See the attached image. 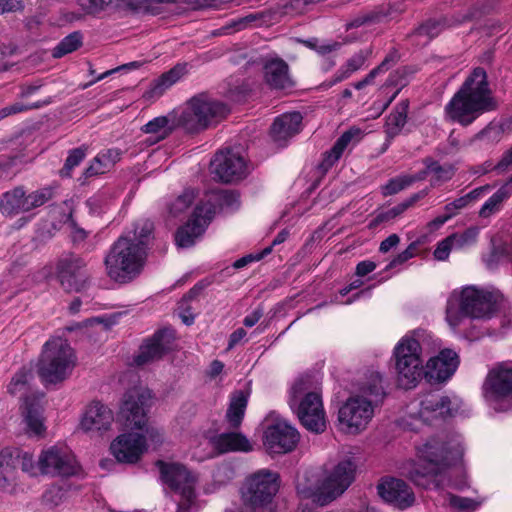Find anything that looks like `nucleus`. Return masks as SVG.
<instances>
[{
  "mask_svg": "<svg viewBox=\"0 0 512 512\" xmlns=\"http://www.w3.org/2000/svg\"><path fill=\"white\" fill-rule=\"evenodd\" d=\"M210 169L214 178L224 183L237 182L247 173L244 158L230 149L216 153L211 160Z\"/></svg>",
  "mask_w": 512,
  "mask_h": 512,
  "instance_id": "obj_18",
  "label": "nucleus"
},
{
  "mask_svg": "<svg viewBox=\"0 0 512 512\" xmlns=\"http://www.w3.org/2000/svg\"><path fill=\"white\" fill-rule=\"evenodd\" d=\"M145 258V247L120 236L105 257L106 273L116 282L127 283L140 274Z\"/></svg>",
  "mask_w": 512,
  "mask_h": 512,
  "instance_id": "obj_6",
  "label": "nucleus"
},
{
  "mask_svg": "<svg viewBox=\"0 0 512 512\" xmlns=\"http://www.w3.org/2000/svg\"><path fill=\"white\" fill-rule=\"evenodd\" d=\"M122 151L119 148H110L100 152L84 171L86 178L108 172L120 159Z\"/></svg>",
  "mask_w": 512,
  "mask_h": 512,
  "instance_id": "obj_33",
  "label": "nucleus"
},
{
  "mask_svg": "<svg viewBox=\"0 0 512 512\" xmlns=\"http://www.w3.org/2000/svg\"><path fill=\"white\" fill-rule=\"evenodd\" d=\"M498 108L486 71L475 68L445 106V117L461 126L472 124L482 114Z\"/></svg>",
  "mask_w": 512,
  "mask_h": 512,
  "instance_id": "obj_2",
  "label": "nucleus"
},
{
  "mask_svg": "<svg viewBox=\"0 0 512 512\" xmlns=\"http://www.w3.org/2000/svg\"><path fill=\"white\" fill-rule=\"evenodd\" d=\"M408 110L409 101L408 99H404L396 104L392 112L387 116L385 133L389 141L399 135L402 131L407 122Z\"/></svg>",
  "mask_w": 512,
  "mask_h": 512,
  "instance_id": "obj_35",
  "label": "nucleus"
},
{
  "mask_svg": "<svg viewBox=\"0 0 512 512\" xmlns=\"http://www.w3.org/2000/svg\"><path fill=\"white\" fill-rule=\"evenodd\" d=\"M300 440V434L292 425L282 419L267 423L263 445L269 454H285L293 451Z\"/></svg>",
  "mask_w": 512,
  "mask_h": 512,
  "instance_id": "obj_15",
  "label": "nucleus"
},
{
  "mask_svg": "<svg viewBox=\"0 0 512 512\" xmlns=\"http://www.w3.org/2000/svg\"><path fill=\"white\" fill-rule=\"evenodd\" d=\"M14 457L16 458V466L20 465L23 472L32 476L37 474L39 468L38 465H35L31 454L14 450Z\"/></svg>",
  "mask_w": 512,
  "mask_h": 512,
  "instance_id": "obj_51",
  "label": "nucleus"
},
{
  "mask_svg": "<svg viewBox=\"0 0 512 512\" xmlns=\"http://www.w3.org/2000/svg\"><path fill=\"white\" fill-rule=\"evenodd\" d=\"M212 445L219 453L249 452L252 450L249 440L243 434L237 432L222 433L213 437Z\"/></svg>",
  "mask_w": 512,
  "mask_h": 512,
  "instance_id": "obj_29",
  "label": "nucleus"
},
{
  "mask_svg": "<svg viewBox=\"0 0 512 512\" xmlns=\"http://www.w3.org/2000/svg\"><path fill=\"white\" fill-rule=\"evenodd\" d=\"M400 242V238L397 234H391L380 243L379 251L387 253L391 249L395 248Z\"/></svg>",
  "mask_w": 512,
  "mask_h": 512,
  "instance_id": "obj_62",
  "label": "nucleus"
},
{
  "mask_svg": "<svg viewBox=\"0 0 512 512\" xmlns=\"http://www.w3.org/2000/svg\"><path fill=\"white\" fill-rule=\"evenodd\" d=\"M512 177L509 181L497 190L482 206L479 215L482 218H488L500 210L502 202L509 196L511 192Z\"/></svg>",
  "mask_w": 512,
  "mask_h": 512,
  "instance_id": "obj_39",
  "label": "nucleus"
},
{
  "mask_svg": "<svg viewBox=\"0 0 512 512\" xmlns=\"http://www.w3.org/2000/svg\"><path fill=\"white\" fill-rule=\"evenodd\" d=\"M38 468L42 474L71 476L78 466L72 453L66 447L52 446L43 450L38 458Z\"/></svg>",
  "mask_w": 512,
  "mask_h": 512,
  "instance_id": "obj_17",
  "label": "nucleus"
},
{
  "mask_svg": "<svg viewBox=\"0 0 512 512\" xmlns=\"http://www.w3.org/2000/svg\"><path fill=\"white\" fill-rule=\"evenodd\" d=\"M215 202L221 209L234 210L239 206V194L233 190H220L213 194Z\"/></svg>",
  "mask_w": 512,
  "mask_h": 512,
  "instance_id": "obj_47",
  "label": "nucleus"
},
{
  "mask_svg": "<svg viewBox=\"0 0 512 512\" xmlns=\"http://www.w3.org/2000/svg\"><path fill=\"white\" fill-rule=\"evenodd\" d=\"M195 192L194 190H185L181 195L175 199V201L170 205V213L173 216H178L182 212H184L187 208L195 200Z\"/></svg>",
  "mask_w": 512,
  "mask_h": 512,
  "instance_id": "obj_48",
  "label": "nucleus"
},
{
  "mask_svg": "<svg viewBox=\"0 0 512 512\" xmlns=\"http://www.w3.org/2000/svg\"><path fill=\"white\" fill-rule=\"evenodd\" d=\"M34 106H24L23 104L21 103H15V104H12L8 107H4L2 109H0V120L4 119L5 117L9 116V115H12V114H17V113H20L24 110H27V109H31L33 108Z\"/></svg>",
  "mask_w": 512,
  "mask_h": 512,
  "instance_id": "obj_61",
  "label": "nucleus"
},
{
  "mask_svg": "<svg viewBox=\"0 0 512 512\" xmlns=\"http://www.w3.org/2000/svg\"><path fill=\"white\" fill-rule=\"evenodd\" d=\"M428 169L434 174V178L431 181L432 186H436L440 183L450 180L455 173L454 167L450 164L440 165L437 161L429 159Z\"/></svg>",
  "mask_w": 512,
  "mask_h": 512,
  "instance_id": "obj_43",
  "label": "nucleus"
},
{
  "mask_svg": "<svg viewBox=\"0 0 512 512\" xmlns=\"http://www.w3.org/2000/svg\"><path fill=\"white\" fill-rule=\"evenodd\" d=\"M26 206V192L23 186H17L3 193L0 199V212L6 216L28 212Z\"/></svg>",
  "mask_w": 512,
  "mask_h": 512,
  "instance_id": "obj_32",
  "label": "nucleus"
},
{
  "mask_svg": "<svg viewBox=\"0 0 512 512\" xmlns=\"http://www.w3.org/2000/svg\"><path fill=\"white\" fill-rule=\"evenodd\" d=\"M32 378L31 373L22 368L11 379L8 385V392L12 395L23 392L26 390L29 380Z\"/></svg>",
  "mask_w": 512,
  "mask_h": 512,
  "instance_id": "obj_49",
  "label": "nucleus"
},
{
  "mask_svg": "<svg viewBox=\"0 0 512 512\" xmlns=\"http://www.w3.org/2000/svg\"><path fill=\"white\" fill-rule=\"evenodd\" d=\"M417 454L425 464H415L408 478L424 489H439L447 481L448 469L460 461L464 447L460 435H437L417 447Z\"/></svg>",
  "mask_w": 512,
  "mask_h": 512,
  "instance_id": "obj_1",
  "label": "nucleus"
},
{
  "mask_svg": "<svg viewBox=\"0 0 512 512\" xmlns=\"http://www.w3.org/2000/svg\"><path fill=\"white\" fill-rule=\"evenodd\" d=\"M87 148L85 146H81L78 148H74L69 151V154L65 160L64 166L61 169L60 173L62 176H70L71 171L78 166L86 156Z\"/></svg>",
  "mask_w": 512,
  "mask_h": 512,
  "instance_id": "obj_46",
  "label": "nucleus"
},
{
  "mask_svg": "<svg viewBox=\"0 0 512 512\" xmlns=\"http://www.w3.org/2000/svg\"><path fill=\"white\" fill-rule=\"evenodd\" d=\"M112 411L99 402L88 406L81 420V428L84 431H106L113 422Z\"/></svg>",
  "mask_w": 512,
  "mask_h": 512,
  "instance_id": "obj_26",
  "label": "nucleus"
},
{
  "mask_svg": "<svg viewBox=\"0 0 512 512\" xmlns=\"http://www.w3.org/2000/svg\"><path fill=\"white\" fill-rule=\"evenodd\" d=\"M455 248L453 240H449V236L441 241L434 251V257L437 260H446L450 254L451 249Z\"/></svg>",
  "mask_w": 512,
  "mask_h": 512,
  "instance_id": "obj_58",
  "label": "nucleus"
},
{
  "mask_svg": "<svg viewBox=\"0 0 512 512\" xmlns=\"http://www.w3.org/2000/svg\"><path fill=\"white\" fill-rule=\"evenodd\" d=\"M444 30V23L440 20H427L417 27L409 37L417 45H426Z\"/></svg>",
  "mask_w": 512,
  "mask_h": 512,
  "instance_id": "obj_37",
  "label": "nucleus"
},
{
  "mask_svg": "<svg viewBox=\"0 0 512 512\" xmlns=\"http://www.w3.org/2000/svg\"><path fill=\"white\" fill-rule=\"evenodd\" d=\"M141 130L146 134H150L149 140L151 144H155L168 137L173 131V126L170 124V119L167 116H159L146 123Z\"/></svg>",
  "mask_w": 512,
  "mask_h": 512,
  "instance_id": "obj_38",
  "label": "nucleus"
},
{
  "mask_svg": "<svg viewBox=\"0 0 512 512\" xmlns=\"http://www.w3.org/2000/svg\"><path fill=\"white\" fill-rule=\"evenodd\" d=\"M152 393L143 387L129 389L123 399L119 418L129 430H143L148 422L147 411L151 406Z\"/></svg>",
  "mask_w": 512,
  "mask_h": 512,
  "instance_id": "obj_14",
  "label": "nucleus"
},
{
  "mask_svg": "<svg viewBox=\"0 0 512 512\" xmlns=\"http://www.w3.org/2000/svg\"><path fill=\"white\" fill-rule=\"evenodd\" d=\"M85 262L76 256H68L59 260L57 265L61 286L68 292H79L86 284L88 275Z\"/></svg>",
  "mask_w": 512,
  "mask_h": 512,
  "instance_id": "obj_19",
  "label": "nucleus"
},
{
  "mask_svg": "<svg viewBox=\"0 0 512 512\" xmlns=\"http://www.w3.org/2000/svg\"><path fill=\"white\" fill-rule=\"evenodd\" d=\"M512 168V147L504 153L501 160L495 166V169L503 172L507 169Z\"/></svg>",
  "mask_w": 512,
  "mask_h": 512,
  "instance_id": "obj_64",
  "label": "nucleus"
},
{
  "mask_svg": "<svg viewBox=\"0 0 512 512\" xmlns=\"http://www.w3.org/2000/svg\"><path fill=\"white\" fill-rule=\"evenodd\" d=\"M406 210L407 209H406L405 205L403 204V202H401L398 205H396L386 211L378 213L376 215V217L374 218L373 223L379 224L382 222L392 220V219L398 217L399 215H401Z\"/></svg>",
  "mask_w": 512,
  "mask_h": 512,
  "instance_id": "obj_57",
  "label": "nucleus"
},
{
  "mask_svg": "<svg viewBox=\"0 0 512 512\" xmlns=\"http://www.w3.org/2000/svg\"><path fill=\"white\" fill-rule=\"evenodd\" d=\"M54 196L53 189L51 187H44L33 191L29 194H26V209L27 211H31L32 209L38 208L48 201H50Z\"/></svg>",
  "mask_w": 512,
  "mask_h": 512,
  "instance_id": "obj_44",
  "label": "nucleus"
},
{
  "mask_svg": "<svg viewBox=\"0 0 512 512\" xmlns=\"http://www.w3.org/2000/svg\"><path fill=\"white\" fill-rule=\"evenodd\" d=\"M186 72V65H177L168 72L162 74L155 89L162 93L165 89L176 83Z\"/></svg>",
  "mask_w": 512,
  "mask_h": 512,
  "instance_id": "obj_45",
  "label": "nucleus"
},
{
  "mask_svg": "<svg viewBox=\"0 0 512 512\" xmlns=\"http://www.w3.org/2000/svg\"><path fill=\"white\" fill-rule=\"evenodd\" d=\"M110 450L118 462L136 463L145 451L144 435L139 433L122 434L111 443Z\"/></svg>",
  "mask_w": 512,
  "mask_h": 512,
  "instance_id": "obj_20",
  "label": "nucleus"
},
{
  "mask_svg": "<svg viewBox=\"0 0 512 512\" xmlns=\"http://www.w3.org/2000/svg\"><path fill=\"white\" fill-rule=\"evenodd\" d=\"M409 186H411V180H408L407 175L392 178L383 186V195L389 196L397 194Z\"/></svg>",
  "mask_w": 512,
  "mask_h": 512,
  "instance_id": "obj_53",
  "label": "nucleus"
},
{
  "mask_svg": "<svg viewBox=\"0 0 512 512\" xmlns=\"http://www.w3.org/2000/svg\"><path fill=\"white\" fill-rule=\"evenodd\" d=\"M385 396L380 373L371 372L361 387V395L348 398L339 408L338 420L349 433L364 430L374 415V406Z\"/></svg>",
  "mask_w": 512,
  "mask_h": 512,
  "instance_id": "obj_4",
  "label": "nucleus"
},
{
  "mask_svg": "<svg viewBox=\"0 0 512 512\" xmlns=\"http://www.w3.org/2000/svg\"><path fill=\"white\" fill-rule=\"evenodd\" d=\"M505 256L506 249L504 247H494L484 261L488 268L493 269Z\"/></svg>",
  "mask_w": 512,
  "mask_h": 512,
  "instance_id": "obj_60",
  "label": "nucleus"
},
{
  "mask_svg": "<svg viewBox=\"0 0 512 512\" xmlns=\"http://www.w3.org/2000/svg\"><path fill=\"white\" fill-rule=\"evenodd\" d=\"M377 490L383 500L399 509H406L415 502L412 489L401 479H385L378 484Z\"/></svg>",
  "mask_w": 512,
  "mask_h": 512,
  "instance_id": "obj_23",
  "label": "nucleus"
},
{
  "mask_svg": "<svg viewBox=\"0 0 512 512\" xmlns=\"http://www.w3.org/2000/svg\"><path fill=\"white\" fill-rule=\"evenodd\" d=\"M304 380L296 381L290 390L289 405L297 414L304 428L321 434L326 430V417L320 395L316 392H306Z\"/></svg>",
  "mask_w": 512,
  "mask_h": 512,
  "instance_id": "obj_9",
  "label": "nucleus"
},
{
  "mask_svg": "<svg viewBox=\"0 0 512 512\" xmlns=\"http://www.w3.org/2000/svg\"><path fill=\"white\" fill-rule=\"evenodd\" d=\"M279 474L261 469L246 478L242 487L244 505L253 512H273L272 500L279 490Z\"/></svg>",
  "mask_w": 512,
  "mask_h": 512,
  "instance_id": "obj_12",
  "label": "nucleus"
},
{
  "mask_svg": "<svg viewBox=\"0 0 512 512\" xmlns=\"http://www.w3.org/2000/svg\"><path fill=\"white\" fill-rule=\"evenodd\" d=\"M113 0H78L79 6L87 14H97L103 11Z\"/></svg>",
  "mask_w": 512,
  "mask_h": 512,
  "instance_id": "obj_55",
  "label": "nucleus"
},
{
  "mask_svg": "<svg viewBox=\"0 0 512 512\" xmlns=\"http://www.w3.org/2000/svg\"><path fill=\"white\" fill-rule=\"evenodd\" d=\"M376 268V263L370 260L361 261L356 266V275L360 277H364L367 274L374 271Z\"/></svg>",
  "mask_w": 512,
  "mask_h": 512,
  "instance_id": "obj_63",
  "label": "nucleus"
},
{
  "mask_svg": "<svg viewBox=\"0 0 512 512\" xmlns=\"http://www.w3.org/2000/svg\"><path fill=\"white\" fill-rule=\"evenodd\" d=\"M16 458L14 450L3 448L0 450V490L9 491L15 485Z\"/></svg>",
  "mask_w": 512,
  "mask_h": 512,
  "instance_id": "obj_34",
  "label": "nucleus"
},
{
  "mask_svg": "<svg viewBox=\"0 0 512 512\" xmlns=\"http://www.w3.org/2000/svg\"><path fill=\"white\" fill-rule=\"evenodd\" d=\"M370 54V49L360 50L355 53L337 70L332 79L326 83V86L332 87L333 85L349 78L352 73L358 71L365 64Z\"/></svg>",
  "mask_w": 512,
  "mask_h": 512,
  "instance_id": "obj_36",
  "label": "nucleus"
},
{
  "mask_svg": "<svg viewBox=\"0 0 512 512\" xmlns=\"http://www.w3.org/2000/svg\"><path fill=\"white\" fill-rule=\"evenodd\" d=\"M156 465L159 468L162 481L180 496L176 512H194L197 474L177 462L157 461Z\"/></svg>",
  "mask_w": 512,
  "mask_h": 512,
  "instance_id": "obj_11",
  "label": "nucleus"
},
{
  "mask_svg": "<svg viewBox=\"0 0 512 512\" xmlns=\"http://www.w3.org/2000/svg\"><path fill=\"white\" fill-rule=\"evenodd\" d=\"M382 15L377 11H366L354 17L347 23V29L358 28L362 25L378 22Z\"/></svg>",
  "mask_w": 512,
  "mask_h": 512,
  "instance_id": "obj_54",
  "label": "nucleus"
},
{
  "mask_svg": "<svg viewBox=\"0 0 512 512\" xmlns=\"http://www.w3.org/2000/svg\"><path fill=\"white\" fill-rule=\"evenodd\" d=\"M173 333L168 329L159 330L141 347L135 358L137 365H145L161 359L172 349Z\"/></svg>",
  "mask_w": 512,
  "mask_h": 512,
  "instance_id": "obj_22",
  "label": "nucleus"
},
{
  "mask_svg": "<svg viewBox=\"0 0 512 512\" xmlns=\"http://www.w3.org/2000/svg\"><path fill=\"white\" fill-rule=\"evenodd\" d=\"M214 214L215 206L210 201L198 204L188 222L177 229L176 245L180 248L193 246L206 230Z\"/></svg>",
  "mask_w": 512,
  "mask_h": 512,
  "instance_id": "obj_16",
  "label": "nucleus"
},
{
  "mask_svg": "<svg viewBox=\"0 0 512 512\" xmlns=\"http://www.w3.org/2000/svg\"><path fill=\"white\" fill-rule=\"evenodd\" d=\"M361 134V130L355 127L345 131L337 139L333 147L324 154V158L319 164V168L324 172L328 171L340 159L344 150L354 138L356 141L361 139Z\"/></svg>",
  "mask_w": 512,
  "mask_h": 512,
  "instance_id": "obj_28",
  "label": "nucleus"
},
{
  "mask_svg": "<svg viewBox=\"0 0 512 512\" xmlns=\"http://www.w3.org/2000/svg\"><path fill=\"white\" fill-rule=\"evenodd\" d=\"M249 393L244 390H236L230 395V402L226 411L225 419L230 428L240 427L247 408Z\"/></svg>",
  "mask_w": 512,
  "mask_h": 512,
  "instance_id": "obj_31",
  "label": "nucleus"
},
{
  "mask_svg": "<svg viewBox=\"0 0 512 512\" xmlns=\"http://www.w3.org/2000/svg\"><path fill=\"white\" fill-rule=\"evenodd\" d=\"M75 365L76 356L70 344L54 338L43 346L37 373L44 384H58L71 375Z\"/></svg>",
  "mask_w": 512,
  "mask_h": 512,
  "instance_id": "obj_7",
  "label": "nucleus"
},
{
  "mask_svg": "<svg viewBox=\"0 0 512 512\" xmlns=\"http://www.w3.org/2000/svg\"><path fill=\"white\" fill-rule=\"evenodd\" d=\"M398 60V52L396 50H393L391 51L385 58L384 60L374 69H372L364 79L356 82L354 84V88L357 89V90H361L363 89L365 86L371 84L373 82V80L375 79V77L383 72V71H386L388 70L390 67H392L393 65H395V63L397 62Z\"/></svg>",
  "mask_w": 512,
  "mask_h": 512,
  "instance_id": "obj_41",
  "label": "nucleus"
},
{
  "mask_svg": "<svg viewBox=\"0 0 512 512\" xmlns=\"http://www.w3.org/2000/svg\"><path fill=\"white\" fill-rule=\"evenodd\" d=\"M67 496V491L58 485L50 486L43 495V501L46 505L51 507L57 506L62 503Z\"/></svg>",
  "mask_w": 512,
  "mask_h": 512,
  "instance_id": "obj_50",
  "label": "nucleus"
},
{
  "mask_svg": "<svg viewBox=\"0 0 512 512\" xmlns=\"http://www.w3.org/2000/svg\"><path fill=\"white\" fill-rule=\"evenodd\" d=\"M496 295L474 285L453 290L446 303V321L456 329L465 318L489 319L496 310Z\"/></svg>",
  "mask_w": 512,
  "mask_h": 512,
  "instance_id": "obj_5",
  "label": "nucleus"
},
{
  "mask_svg": "<svg viewBox=\"0 0 512 512\" xmlns=\"http://www.w3.org/2000/svg\"><path fill=\"white\" fill-rule=\"evenodd\" d=\"M449 503L451 507L462 511V512H472L476 509L477 504L474 500L470 498L460 497L451 495L449 498Z\"/></svg>",
  "mask_w": 512,
  "mask_h": 512,
  "instance_id": "obj_56",
  "label": "nucleus"
},
{
  "mask_svg": "<svg viewBox=\"0 0 512 512\" xmlns=\"http://www.w3.org/2000/svg\"><path fill=\"white\" fill-rule=\"evenodd\" d=\"M83 44V35L80 31H74L64 37L53 49L52 56L61 58L78 50Z\"/></svg>",
  "mask_w": 512,
  "mask_h": 512,
  "instance_id": "obj_40",
  "label": "nucleus"
},
{
  "mask_svg": "<svg viewBox=\"0 0 512 512\" xmlns=\"http://www.w3.org/2000/svg\"><path fill=\"white\" fill-rule=\"evenodd\" d=\"M302 119L300 112L285 113L277 117L270 129L274 142L284 146L288 139L300 132Z\"/></svg>",
  "mask_w": 512,
  "mask_h": 512,
  "instance_id": "obj_25",
  "label": "nucleus"
},
{
  "mask_svg": "<svg viewBox=\"0 0 512 512\" xmlns=\"http://www.w3.org/2000/svg\"><path fill=\"white\" fill-rule=\"evenodd\" d=\"M456 412L457 407L448 396L430 393L421 400L418 414L423 422L431 424L452 417Z\"/></svg>",
  "mask_w": 512,
  "mask_h": 512,
  "instance_id": "obj_21",
  "label": "nucleus"
},
{
  "mask_svg": "<svg viewBox=\"0 0 512 512\" xmlns=\"http://www.w3.org/2000/svg\"><path fill=\"white\" fill-rule=\"evenodd\" d=\"M483 396L497 412L512 408V368L500 363L489 370L482 386Z\"/></svg>",
  "mask_w": 512,
  "mask_h": 512,
  "instance_id": "obj_13",
  "label": "nucleus"
},
{
  "mask_svg": "<svg viewBox=\"0 0 512 512\" xmlns=\"http://www.w3.org/2000/svg\"><path fill=\"white\" fill-rule=\"evenodd\" d=\"M154 229L150 220H140L133 225V229L126 232L121 237H129L135 243L141 244L146 248V241Z\"/></svg>",
  "mask_w": 512,
  "mask_h": 512,
  "instance_id": "obj_42",
  "label": "nucleus"
},
{
  "mask_svg": "<svg viewBox=\"0 0 512 512\" xmlns=\"http://www.w3.org/2000/svg\"><path fill=\"white\" fill-rule=\"evenodd\" d=\"M42 412L43 409L40 405V398H25L23 416L28 433L36 436H41L44 433L45 426Z\"/></svg>",
  "mask_w": 512,
  "mask_h": 512,
  "instance_id": "obj_30",
  "label": "nucleus"
},
{
  "mask_svg": "<svg viewBox=\"0 0 512 512\" xmlns=\"http://www.w3.org/2000/svg\"><path fill=\"white\" fill-rule=\"evenodd\" d=\"M479 230L476 227L466 229L463 233L452 234L449 236V240H453L455 248H461L466 245H470L476 241Z\"/></svg>",
  "mask_w": 512,
  "mask_h": 512,
  "instance_id": "obj_52",
  "label": "nucleus"
},
{
  "mask_svg": "<svg viewBox=\"0 0 512 512\" xmlns=\"http://www.w3.org/2000/svg\"><path fill=\"white\" fill-rule=\"evenodd\" d=\"M458 365L457 353L451 349H443L437 356L428 360L424 375L429 381L443 382L455 373Z\"/></svg>",
  "mask_w": 512,
  "mask_h": 512,
  "instance_id": "obj_24",
  "label": "nucleus"
},
{
  "mask_svg": "<svg viewBox=\"0 0 512 512\" xmlns=\"http://www.w3.org/2000/svg\"><path fill=\"white\" fill-rule=\"evenodd\" d=\"M228 106L205 93L192 97L180 113L177 124L186 132L198 133L229 114Z\"/></svg>",
  "mask_w": 512,
  "mask_h": 512,
  "instance_id": "obj_8",
  "label": "nucleus"
},
{
  "mask_svg": "<svg viewBox=\"0 0 512 512\" xmlns=\"http://www.w3.org/2000/svg\"><path fill=\"white\" fill-rule=\"evenodd\" d=\"M264 78L267 85L275 90H288L294 86L289 75L288 64L282 59H272L264 66Z\"/></svg>",
  "mask_w": 512,
  "mask_h": 512,
  "instance_id": "obj_27",
  "label": "nucleus"
},
{
  "mask_svg": "<svg viewBox=\"0 0 512 512\" xmlns=\"http://www.w3.org/2000/svg\"><path fill=\"white\" fill-rule=\"evenodd\" d=\"M356 465L350 459L340 461L330 472L307 469L298 476L296 489L303 499L325 506L342 495L355 478Z\"/></svg>",
  "mask_w": 512,
  "mask_h": 512,
  "instance_id": "obj_3",
  "label": "nucleus"
},
{
  "mask_svg": "<svg viewBox=\"0 0 512 512\" xmlns=\"http://www.w3.org/2000/svg\"><path fill=\"white\" fill-rule=\"evenodd\" d=\"M24 7L22 0H0V15L22 12Z\"/></svg>",
  "mask_w": 512,
  "mask_h": 512,
  "instance_id": "obj_59",
  "label": "nucleus"
},
{
  "mask_svg": "<svg viewBox=\"0 0 512 512\" xmlns=\"http://www.w3.org/2000/svg\"><path fill=\"white\" fill-rule=\"evenodd\" d=\"M422 347L418 340L410 336L402 337L393 350L394 367L398 385L412 389L424 375Z\"/></svg>",
  "mask_w": 512,
  "mask_h": 512,
  "instance_id": "obj_10",
  "label": "nucleus"
}]
</instances>
